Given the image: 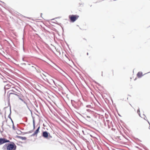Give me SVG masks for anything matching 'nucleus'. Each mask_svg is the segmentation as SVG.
Here are the masks:
<instances>
[{
  "mask_svg": "<svg viewBox=\"0 0 150 150\" xmlns=\"http://www.w3.org/2000/svg\"><path fill=\"white\" fill-rule=\"evenodd\" d=\"M142 146L144 148V149L145 150H147V148L146 146Z\"/></svg>",
  "mask_w": 150,
  "mask_h": 150,
  "instance_id": "nucleus-12",
  "label": "nucleus"
},
{
  "mask_svg": "<svg viewBox=\"0 0 150 150\" xmlns=\"http://www.w3.org/2000/svg\"><path fill=\"white\" fill-rule=\"evenodd\" d=\"M137 112L138 113V114L139 115V116H140V110L139 109L138 110Z\"/></svg>",
  "mask_w": 150,
  "mask_h": 150,
  "instance_id": "nucleus-11",
  "label": "nucleus"
},
{
  "mask_svg": "<svg viewBox=\"0 0 150 150\" xmlns=\"http://www.w3.org/2000/svg\"><path fill=\"white\" fill-rule=\"evenodd\" d=\"M42 136L46 138L48 137V133L47 132H44L42 133Z\"/></svg>",
  "mask_w": 150,
  "mask_h": 150,
  "instance_id": "nucleus-6",
  "label": "nucleus"
},
{
  "mask_svg": "<svg viewBox=\"0 0 150 150\" xmlns=\"http://www.w3.org/2000/svg\"><path fill=\"white\" fill-rule=\"evenodd\" d=\"M11 86V83H9L6 85L4 87V88L5 90L8 89L10 88Z\"/></svg>",
  "mask_w": 150,
  "mask_h": 150,
  "instance_id": "nucleus-5",
  "label": "nucleus"
},
{
  "mask_svg": "<svg viewBox=\"0 0 150 150\" xmlns=\"http://www.w3.org/2000/svg\"><path fill=\"white\" fill-rule=\"evenodd\" d=\"M86 41H87L86 39L85 38H83L81 40V42L82 43H85L86 42Z\"/></svg>",
  "mask_w": 150,
  "mask_h": 150,
  "instance_id": "nucleus-9",
  "label": "nucleus"
},
{
  "mask_svg": "<svg viewBox=\"0 0 150 150\" xmlns=\"http://www.w3.org/2000/svg\"><path fill=\"white\" fill-rule=\"evenodd\" d=\"M33 126L34 129L35 128V122L34 121H33Z\"/></svg>",
  "mask_w": 150,
  "mask_h": 150,
  "instance_id": "nucleus-13",
  "label": "nucleus"
},
{
  "mask_svg": "<svg viewBox=\"0 0 150 150\" xmlns=\"http://www.w3.org/2000/svg\"><path fill=\"white\" fill-rule=\"evenodd\" d=\"M87 55H88V53H87Z\"/></svg>",
  "mask_w": 150,
  "mask_h": 150,
  "instance_id": "nucleus-14",
  "label": "nucleus"
},
{
  "mask_svg": "<svg viewBox=\"0 0 150 150\" xmlns=\"http://www.w3.org/2000/svg\"><path fill=\"white\" fill-rule=\"evenodd\" d=\"M14 93H10L9 96V99L12 100H16L18 98L20 100L22 101L25 103L24 97L21 94L19 91H18V92H16V91H18L15 88L12 90Z\"/></svg>",
  "mask_w": 150,
  "mask_h": 150,
  "instance_id": "nucleus-1",
  "label": "nucleus"
},
{
  "mask_svg": "<svg viewBox=\"0 0 150 150\" xmlns=\"http://www.w3.org/2000/svg\"><path fill=\"white\" fill-rule=\"evenodd\" d=\"M19 138L23 140H25L26 139V138L25 137H22L21 136L19 137Z\"/></svg>",
  "mask_w": 150,
  "mask_h": 150,
  "instance_id": "nucleus-8",
  "label": "nucleus"
},
{
  "mask_svg": "<svg viewBox=\"0 0 150 150\" xmlns=\"http://www.w3.org/2000/svg\"><path fill=\"white\" fill-rule=\"evenodd\" d=\"M10 142L9 140L5 138H0V145L4 143Z\"/></svg>",
  "mask_w": 150,
  "mask_h": 150,
  "instance_id": "nucleus-4",
  "label": "nucleus"
},
{
  "mask_svg": "<svg viewBox=\"0 0 150 150\" xmlns=\"http://www.w3.org/2000/svg\"><path fill=\"white\" fill-rule=\"evenodd\" d=\"M79 17V16L77 15H70L69 18L71 22H74L77 20Z\"/></svg>",
  "mask_w": 150,
  "mask_h": 150,
  "instance_id": "nucleus-2",
  "label": "nucleus"
},
{
  "mask_svg": "<svg viewBox=\"0 0 150 150\" xmlns=\"http://www.w3.org/2000/svg\"><path fill=\"white\" fill-rule=\"evenodd\" d=\"M40 128V127H38V128L35 131V132H34L33 133V135L34 136V135H35L37 134L39 132Z\"/></svg>",
  "mask_w": 150,
  "mask_h": 150,
  "instance_id": "nucleus-7",
  "label": "nucleus"
},
{
  "mask_svg": "<svg viewBox=\"0 0 150 150\" xmlns=\"http://www.w3.org/2000/svg\"><path fill=\"white\" fill-rule=\"evenodd\" d=\"M137 76L138 78H140L141 77V73L140 72H139L137 74Z\"/></svg>",
  "mask_w": 150,
  "mask_h": 150,
  "instance_id": "nucleus-10",
  "label": "nucleus"
},
{
  "mask_svg": "<svg viewBox=\"0 0 150 150\" xmlns=\"http://www.w3.org/2000/svg\"><path fill=\"white\" fill-rule=\"evenodd\" d=\"M16 148L15 144L12 143V144H8L7 146V150H15Z\"/></svg>",
  "mask_w": 150,
  "mask_h": 150,
  "instance_id": "nucleus-3",
  "label": "nucleus"
}]
</instances>
